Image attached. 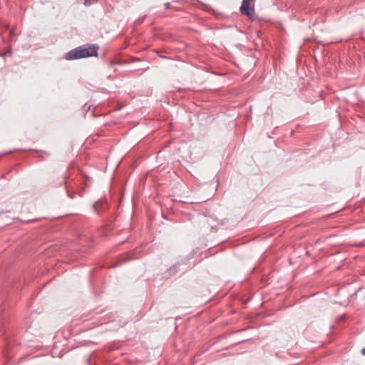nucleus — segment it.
Masks as SVG:
<instances>
[{
	"mask_svg": "<svg viewBox=\"0 0 365 365\" xmlns=\"http://www.w3.org/2000/svg\"><path fill=\"white\" fill-rule=\"evenodd\" d=\"M98 48L99 47L96 44H86L67 53L66 58L67 60H74L96 56Z\"/></svg>",
	"mask_w": 365,
	"mask_h": 365,
	"instance_id": "nucleus-1",
	"label": "nucleus"
},
{
	"mask_svg": "<svg viewBox=\"0 0 365 365\" xmlns=\"http://www.w3.org/2000/svg\"><path fill=\"white\" fill-rule=\"evenodd\" d=\"M252 0H243L240 6V11L242 14L251 16L254 14V9L251 5Z\"/></svg>",
	"mask_w": 365,
	"mask_h": 365,
	"instance_id": "nucleus-2",
	"label": "nucleus"
},
{
	"mask_svg": "<svg viewBox=\"0 0 365 365\" xmlns=\"http://www.w3.org/2000/svg\"><path fill=\"white\" fill-rule=\"evenodd\" d=\"M170 3H167V4H165V7H166L167 9H169V8H170Z\"/></svg>",
	"mask_w": 365,
	"mask_h": 365,
	"instance_id": "nucleus-3",
	"label": "nucleus"
},
{
	"mask_svg": "<svg viewBox=\"0 0 365 365\" xmlns=\"http://www.w3.org/2000/svg\"><path fill=\"white\" fill-rule=\"evenodd\" d=\"M361 354L365 355V348L361 350Z\"/></svg>",
	"mask_w": 365,
	"mask_h": 365,
	"instance_id": "nucleus-4",
	"label": "nucleus"
},
{
	"mask_svg": "<svg viewBox=\"0 0 365 365\" xmlns=\"http://www.w3.org/2000/svg\"><path fill=\"white\" fill-rule=\"evenodd\" d=\"M85 4H86V5H88V0H86V1H85Z\"/></svg>",
	"mask_w": 365,
	"mask_h": 365,
	"instance_id": "nucleus-5",
	"label": "nucleus"
}]
</instances>
